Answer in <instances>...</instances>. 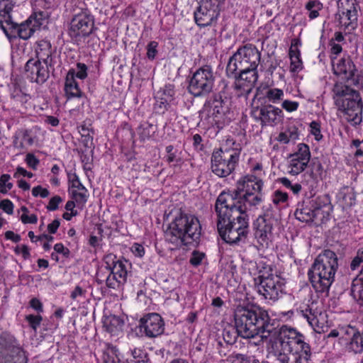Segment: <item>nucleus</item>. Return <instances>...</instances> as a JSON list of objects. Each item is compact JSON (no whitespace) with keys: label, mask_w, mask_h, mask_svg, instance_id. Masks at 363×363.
Listing matches in <instances>:
<instances>
[{"label":"nucleus","mask_w":363,"mask_h":363,"mask_svg":"<svg viewBox=\"0 0 363 363\" xmlns=\"http://www.w3.org/2000/svg\"><path fill=\"white\" fill-rule=\"evenodd\" d=\"M235 330L232 332L224 330L223 340L229 345L235 342L236 335L245 339L257 340L255 345L269 341L272 333L268 312L255 306H241L236 307L234 312Z\"/></svg>","instance_id":"obj_1"},{"label":"nucleus","mask_w":363,"mask_h":363,"mask_svg":"<svg viewBox=\"0 0 363 363\" xmlns=\"http://www.w3.org/2000/svg\"><path fill=\"white\" fill-rule=\"evenodd\" d=\"M232 199L226 195L217 198L215 211L217 229L220 236L227 243L235 244L245 240L249 232V217L237 209L229 208Z\"/></svg>","instance_id":"obj_2"},{"label":"nucleus","mask_w":363,"mask_h":363,"mask_svg":"<svg viewBox=\"0 0 363 363\" xmlns=\"http://www.w3.org/2000/svg\"><path fill=\"white\" fill-rule=\"evenodd\" d=\"M261 52L255 45L246 44L240 47L228 60L226 72L229 77L238 79L240 86H244L240 82L245 81L249 86H252L258 79L257 67L260 62Z\"/></svg>","instance_id":"obj_3"},{"label":"nucleus","mask_w":363,"mask_h":363,"mask_svg":"<svg viewBox=\"0 0 363 363\" xmlns=\"http://www.w3.org/2000/svg\"><path fill=\"white\" fill-rule=\"evenodd\" d=\"M201 235V225L194 215L179 212L164 232L167 242L180 248L197 243Z\"/></svg>","instance_id":"obj_4"},{"label":"nucleus","mask_w":363,"mask_h":363,"mask_svg":"<svg viewBox=\"0 0 363 363\" xmlns=\"http://www.w3.org/2000/svg\"><path fill=\"white\" fill-rule=\"evenodd\" d=\"M332 98L337 115L352 125L362 121L363 101L359 91L342 82H336L332 89Z\"/></svg>","instance_id":"obj_5"},{"label":"nucleus","mask_w":363,"mask_h":363,"mask_svg":"<svg viewBox=\"0 0 363 363\" xmlns=\"http://www.w3.org/2000/svg\"><path fill=\"white\" fill-rule=\"evenodd\" d=\"M281 350L278 355L281 363H310L311 348L303 335L296 329L283 326L279 331Z\"/></svg>","instance_id":"obj_6"},{"label":"nucleus","mask_w":363,"mask_h":363,"mask_svg":"<svg viewBox=\"0 0 363 363\" xmlns=\"http://www.w3.org/2000/svg\"><path fill=\"white\" fill-rule=\"evenodd\" d=\"M338 267L337 257L331 250H325L315 259L308 272V279L317 293H328L334 281Z\"/></svg>","instance_id":"obj_7"},{"label":"nucleus","mask_w":363,"mask_h":363,"mask_svg":"<svg viewBox=\"0 0 363 363\" xmlns=\"http://www.w3.org/2000/svg\"><path fill=\"white\" fill-rule=\"evenodd\" d=\"M13 4L9 0H0V26L4 33L9 39L11 46L12 62H21L23 55V48L21 45V40L23 23L13 22L11 12L13 9Z\"/></svg>","instance_id":"obj_8"},{"label":"nucleus","mask_w":363,"mask_h":363,"mask_svg":"<svg viewBox=\"0 0 363 363\" xmlns=\"http://www.w3.org/2000/svg\"><path fill=\"white\" fill-rule=\"evenodd\" d=\"M96 30L94 16L87 9H81L72 17L67 35L73 44L81 45Z\"/></svg>","instance_id":"obj_9"},{"label":"nucleus","mask_w":363,"mask_h":363,"mask_svg":"<svg viewBox=\"0 0 363 363\" xmlns=\"http://www.w3.org/2000/svg\"><path fill=\"white\" fill-rule=\"evenodd\" d=\"M240 148L223 146L214 150L211 157L212 172L219 177H226L232 174L238 165Z\"/></svg>","instance_id":"obj_10"},{"label":"nucleus","mask_w":363,"mask_h":363,"mask_svg":"<svg viewBox=\"0 0 363 363\" xmlns=\"http://www.w3.org/2000/svg\"><path fill=\"white\" fill-rule=\"evenodd\" d=\"M259 283L256 285L257 292L264 299L275 303L285 294L286 281L277 274H270L267 276L259 274Z\"/></svg>","instance_id":"obj_11"},{"label":"nucleus","mask_w":363,"mask_h":363,"mask_svg":"<svg viewBox=\"0 0 363 363\" xmlns=\"http://www.w3.org/2000/svg\"><path fill=\"white\" fill-rule=\"evenodd\" d=\"M214 82L211 68L204 66L194 73L188 86L189 91L194 96H205L213 90Z\"/></svg>","instance_id":"obj_12"},{"label":"nucleus","mask_w":363,"mask_h":363,"mask_svg":"<svg viewBox=\"0 0 363 363\" xmlns=\"http://www.w3.org/2000/svg\"><path fill=\"white\" fill-rule=\"evenodd\" d=\"M221 0H198L194 11V21L199 27L215 24L220 16Z\"/></svg>","instance_id":"obj_13"},{"label":"nucleus","mask_w":363,"mask_h":363,"mask_svg":"<svg viewBox=\"0 0 363 363\" xmlns=\"http://www.w3.org/2000/svg\"><path fill=\"white\" fill-rule=\"evenodd\" d=\"M228 196L232 199V206L229 205V208L237 209L240 213H247L248 211L256 209L262 202V194L239 193L234 191L233 193L223 191L218 198L222 196Z\"/></svg>","instance_id":"obj_14"},{"label":"nucleus","mask_w":363,"mask_h":363,"mask_svg":"<svg viewBox=\"0 0 363 363\" xmlns=\"http://www.w3.org/2000/svg\"><path fill=\"white\" fill-rule=\"evenodd\" d=\"M208 116L212 119L211 123L218 126L223 125L230 121V100L223 98L219 94L215 95L209 101Z\"/></svg>","instance_id":"obj_15"},{"label":"nucleus","mask_w":363,"mask_h":363,"mask_svg":"<svg viewBox=\"0 0 363 363\" xmlns=\"http://www.w3.org/2000/svg\"><path fill=\"white\" fill-rule=\"evenodd\" d=\"M311 157L309 146L303 143H298L295 151L288 157V173L293 176H297L303 172L308 167Z\"/></svg>","instance_id":"obj_16"},{"label":"nucleus","mask_w":363,"mask_h":363,"mask_svg":"<svg viewBox=\"0 0 363 363\" xmlns=\"http://www.w3.org/2000/svg\"><path fill=\"white\" fill-rule=\"evenodd\" d=\"M338 20L345 29L354 30L357 26L359 4L357 0H339Z\"/></svg>","instance_id":"obj_17"},{"label":"nucleus","mask_w":363,"mask_h":363,"mask_svg":"<svg viewBox=\"0 0 363 363\" xmlns=\"http://www.w3.org/2000/svg\"><path fill=\"white\" fill-rule=\"evenodd\" d=\"M138 328L140 333L146 337H156L164 333V323L159 314L148 313L140 318Z\"/></svg>","instance_id":"obj_18"},{"label":"nucleus","mask_w":363,"mask_h":363,"mask_svg":"<svg viewBox=\"0 0 363 363\" xmlns=\"http://www.w3.org/2000/svg\"><path fill=\"white\" fill-rule=\"evenodd\" d=\"M274 222V219L269 213L259 216L257 219V228L255 235L257 242L263 247H268L273 239Z\"/></svg>","instance_id":"obj_19"},{"label":"nucleus","mask_w":363,"mask_h":363,"mask_svg":"<svg viewBox=\"0 0 363 363\" xmlns=\"http://www.w3.org/2000/svg\"><path fill=\"white\" fill-rule=\"evenodd\" d=\"M332 65L333 73L335 75L340 76L347 81L352 80L354 85L357 86L358 84V80L355 78L357 70L349 56L337 60H335V57H332Z\"/></svg>","instance_id":"obj_20"},{"label":"nucleus","mask_w":363,"mask_h":363,"mask_svg":"<svg viewBox=\"0 0 363 363\" xmlns=\"http://www.w3.org/2000/svg\"><path fill=\"white\" fill-rule=\"evenodd\" d=\"M68 191L72 199L76 201L77 207L82 209L88 201L89 193L82 184L76 173H68Z\"/></svg>","instance_id":"obj_21"},{"label":"nucleus","mask_w":363,"mask_h":363,"mask_svg":"<svg viewBox=\"0 0 363 363\" xmlns=\"http://www.w3.org/2000/svg\"><path fill=\"white\" fill-rule=\"evenodd\" d=\"M104 262L106 267L116 275L121 281L124 283L127 281L128 274L130 272L131 264L126 259H117L116 255L109 254L105 256Z\"/></svg>","instance_id":"obj_22"},{"label":"nucleus","mask_w":363,"mask_h":363,"mask_svg":"<svg viewBox=\"0 0 363 363\" xmlns=\"http://www.w3.org/2000/svg\"><path fill=\"white\" fill-rule=\"evenodd\" d=\"M283 118L282 110L272 104L262 106L259 108V119L262 125H277L282 121Z\"/></svg>","instance_id":"obj_23"},{"label":"nucleus","mask_w":363,"mask_h":363,"mask_svg":"<svg viewBox=\"0 0 363 363\" xmlns=\"http://www.w3.org/2000/svg\"><path fill=\"white\" fill-rule=\"evenodd\" d=\"M26 77L31 82L43 84L48 77V71L46 67L41 65V62L36 60H29L24 67Z\"/></svg>","instance_id":"obj_24"},{"label":"nucleus","mask_w":363,"mask_h":363,"mask_svg":"<svg viewBox=\"0 0 363 363\" xmlns=\"http://www.w3.org/2000/svg\"><path fill=\"white\" fill-rule=\"evenodd\" d=\"M345 340L347 350L354 354H361L363 352V331L355 326L350 325Z\"/></svg>","instance_id":"obj_25"},{"label":"nucleus","mask_w":363,"mask_h":363,"mask_svg":"<svg viewBox=\"0 0 363 363\" xmlns=\"http://www.w3.org/2000/svg\"><path fill=\"white\" fill-rule=\"evenodd\" d=\"M263 185L262 179H257L252 174H247L238 180L235 191L239 193L261 194Z\"/></svg>","instance_id":"obj_26"},{"label":"nucleus","mask_w":363,"mask_h":363,"mask_svg":"<svg viewBox=\"0 0 363 363\" xmlns=\"http://www.w3.org/2000/svg\"><path fill=\"white\" fill-rule=\"evenodd\" d=\"M96 280L98 283H106L109 289H118L125 283L121 281L106 266L104 269H100L96 274Z\"/></svg>","instance_id":"obj_27"},{"label":"nucleus","mask_w":363,"mask_h":363,"mask_svg":"<svg viewBox=\"0 0 363 363\" xmlns=\"http://www.w3.org/2000/svg\"><path fill=\"white\" fill-rule=\"evenodd\" d=\"M65 91L67 99L80 98L82 91L75 79V69H70L66 76L65 83Z\"/></svg>","instance_id":"obj_28"},{"label":"nucleus","mask_w":363,"mask_h":363,"mask_svg":"<svg viewBox=\"0 0 363 363\" xmlns=\"http://www.w3.org/2000/svg\"><path fill=\"white\" fill-rule=\"evenodd\" d=\"M301 43L297 39H294L289 48V55L290 58V72L292 73H298L302 70L303 62L301 58V51L297 48Z\"/></svg>","instance_id":"obj_29"},{"label":"nucleus","mask_w":363,"mask_h":363,"mask_svg":"<svg viewBox=\"0 0 363 363\" xmlns=\"http://www.w3.org/2000/svg\"><path fill=\"white\" fill-rule=\"evenodd\" d=\"M294 215L296 218L301 222L308 223L318 219L311 205L306 204L304 201L298 203Z\"/></svg>","instance_id":"obj_30"},{"label":"nucleus","mask_w":363,"mask_h":363,"mask_svg":"<svg viewBox=\"0 0 363 363\" xmlns=\"http://www.w3.org/2000/svg\"><path fill=\"white\" fill-rule=\"evenodd\" d=\"M298 128L294 124H289L278 134L276 140L279 143L286 145L298 140Z\"/></svg>","instance_id":"obj_31"},{"label":"nucleus","mask_w":363,"mask_h":363,"mask_svg":"<svg viewBox=\"0 0 363 363\" xmlns=\"http://www.w3.org/2000/svg\"><path fill=\"white\" fill-rule=\"evenodd\" d=\"M35 52L38 57L37 60L43 62L46 65L51 64L52 49L50 42L47 40L40 41L38 43Z\"/></svg>","instance_id":"obj_32"},{"label":"nucleus","mask_w":363,"mask_h":363,"mask_svg":"<svg viewBox=\"0 0 363 363\" xmlns=\"http://www.w3.org/2000/svg\"><path fill=\"white\" fill-rule=\"evenodd\" d=\"M303 316L306 319L310 326L316 332H320L323 328V323L320 322V318L322 314L313 311L312 306H308L305 310H302Z\"/></svg>","instance_id":"obj_33"},{"label":"nucleus","mask_w":363,"mask_h":363,"mask_svg":"<svg viewBox=\"0 0 363 363\" xmlns=\"http://www.w3.org/2000/svg\"><path fill=\"white\" fill-rule=\"evenodd\" d=\"M310 203L313 208L315 214L318 217V218L322 219L325 217L324 216V210L323 208L330 209V198L328 195L325 194L323 196H317L313 199Z\"/></svg>","instance_id":"obj_34"},{"label":"nucleus","mask_w":363,"mask_h":363,"mask_svg":"<svg viewBox=\"0 0 363 363\" xmlns=\"http://www.w3.org/2000/svg\"><path fill=\"white\" fill-rule=\"evenodd\" d=\"M158 94H160V96H158L159 100L157 101L159 107L164 111L167 110L169 104L172 101L174 94L172 86L171 85L166 86Z\"/></svg>","instance_id":"obj_35"},{"label":"nucleus","mask_w":363,"mask_h":363,"mask_svg":"<svg viewBox=\"0 0 363 363\" xmlns=\"http://www.w3.org/2000/svg\"><path fill=\"white\" fill-rule=\"evenodd\" d=\"M40 20L37 18L35 15L30 16L24 21V40L30 38L35 31L40 28Z\"/></svg>","instance_id":"obj_36"},{"label":"nucleus","mask_w":363,"mask_h":363,"mask_svg":"<svg viewBox=\"0 0 363 363\" xmlns=\"http://www.w3.org/2000/svg\"><path fill=\"white\" fill-rule=\"evenodd\" d=\"M308 11V16L310 20H314L320 16V11L323 10V4L317 0H311L305 6Z\"/></svg>","instance_id":"obj_37"},{"label":"nucleus","mask_w":363,"mask_h":363,"mask_svg":"<svg viewBox=\"0 0 363 363\" xmlns=\"http://www.w3.org/2000/svg\"><path fill=\"white\" fill-rule=\"evenodd\" d=\"M104 325L111 333H116L122 330L123 321L116 315L108 317L104 322Z\"/></svg>","instance_id":"obj_38"},{"label":"nucleus","mask_w":363,"mask_h":363,"mask_svg":"<svg viewBox=\"0 0 363 363\" xmlns=\"http://www.w3.org/2000/svg\"><path fill=\"white\" fill-rule=\"evenodd\" d=\"M284 96V91L279 88H270L265 93V98L272 104H279L283 101Z\"/></svg>","instance_id":"obj_39"},{"label":"nucleus","mask_w":363,"mask_h":363,"mask_svg":"<svg viewBox=\"0 0 363 363\" xmlns=\"http://www.w3.org/2000/svg\"><path fill=\"white\" fill-rule=\"evenodd\" d=\"M132 359L129 363H150L147 353L141 348H134L130 351Z\"/></svg>","instance_id":"obj_40"},{"label":"nucleus","mask_w":363,"mask_h":363,"mask_svg":"<svg viewBox=\"0 0 363 363\" xmlns=\"http://www.w3.org/2000/svg\"><path fill=\"white\" fill-rule=\"evenodd\" d=\"M342 199L344 207H351L355 203V194L352 190L347 187L343 188L339 194Z\"/></svg>","instance_id":"obj_41"},{"label":"nucleus","mask_w":363,"mask_h":363,"mask_svg":"<svg viewBox=\"0 0 363 363\" xmlns=\"http://www.w3.org/2000/svg\"><path fill=\"white\" fill-rule=\"evenodd\" d=\"M351 294L357 301H363V281L354 280L351 286Z\"/></svg>","instance_id":"obj_42"},{"label":"nucleus","mask_w":363,"mask_h":363,"mask_svg":"<svg viewBox=\"0 0 363 363\" xmlns=\"http://www.w3.org/2000/svg\"><path fill=\"white\" fill-rule=\"evenodd\" d=\"M25 319L28 322V325L35 333L37 331L38 328L41 324V322L43 320V317L39 313H37L35 315L28 314V315H26Z\"/></svg>","instance_id":"obj_43"},{"label":"nucleus","mask_w":363,"mask_h":363,"mask_svg":"<svg viewBox=\"0 0 363 363\" xmlns=\"http://www.w3.org/2000/svg\"><path fill=\"white\" fill-rule=\"evenodd\" d=\"M288 194L279 189L276 190L272 196V202L277 206L286 204L288 201Z\"/></svg>","instance_id":"obj_44"},{"label":"nucleus","mask_w":363,"mask_h":363,"mask_svg":"<svg viewBox=\"0 0 363 363\" xmlns=\"http://www.w3.org/2000/svg\"><path fill=\"white\" fill-rule=\"evenodd\" d=\"M117 350L115 347H111L107 350L104 354V363H120L121 359L117 354Z\"/></svg>","instance_id":"obj_45"},{"label":"nucleus","mask_w":363,"mask_h":363,"mask_svg":"<svg viewBox=\"0 0 363 363\" xmlns=\"http://www.w3.org/2000/svg\"><path fill=\"white\" fill-rule=\"evenodd\" d=\"M350 324L339 325L337 328L332 330L328 335V337H337L345 340Z\"/></svg>","instance_id":"obj_46"},{"label":"nucleus","mask_w":363,"mask_h":363,"mask_svg":"<svg viewBox=\"0 0 363 363\" xmlns=\"http://www.w3.org/2000/svg\"><path fill=\"white\" fill-rule=\"evenodd\" d=\"M153 125L148 123H145L141 124L138 127V134L140 138L143 140H145L146 139H149L151 137V130L152 129Z\"/></svg>","instance_id":"obj_47"},{"label":"nucleus","mask_w":363,"mask_h":363,"mask_svg":"<svg viewBox=\"0 0 363 363\" xmlns=\"http://www.w3.org/2000/svg\"><path fill=\"white\" fill-rule=\"evenodd\" d=\"M205 258V253L194 250L191 253V257L189 259V263L194 267H198L202 264Z\"/></svg>","instance_id":"obj_48"},{"label":"nucleus","mask_w":363,"mask_h":363,"mask_svg":"<svg viewBox=\"0 0 363 363\" xmlns=\"http://www.w3.org/2000/svg\"><path fill=\"white\" fill-rule=\"evenodd\" d=\"M11 177L9 174H2L0 177V193L6 194L12 186V183L9 182Z\"/></svg>","instance_id":"obj_49"},{"label":"nucleus","mask_w":363,"mask_h":363,"mask_svg":"<svg viewBox=\"0 0 363 363\" xmlns=\"http://www.w3.org/2000/svg\"><path fill=\"white\" fill-rule=\"evenodd\" d=\"M250 174H252L257 179H262L265 175V173L263 170L262 164L260 162H256L250 166Z\"/></svg>","instance_id":"obj_50"},{"label":"nucleus","mask_w":363,"mask_h":363,"mask_svg":"<svg viewBox=\"0 0 363 363\" xmlns=\"http://www.w3.org/2000/svg\"><path fill=\"white\" fill-rule=\"evenodd\" d=\"M310 133L314 135L315 139L318 141L320 140L323 138L320 131V125L317 121H313L310 123Z\"/></svg>","instance_id":"obj_51"},{"label":"nucleus","mask_w":363,"mask_h":363,"mask_svg":"<svg viewBox=\"0 0 363 363\" xmlns=\"http://www.w3.org/2000/svg\"><path fill=\"white\" fill-rule=\"evenodd\" d=\"M158 43L150 41L147 45V57L149 60H154L157 53Z\"/></svg>","instance_id":"obj_52"},{"label":"nucleus","mask_w":363,"mask_h":363,"mask_svg":"<svg viewBox=\"0 0 363 363\" xmlns=\"http://www.w3.org/2000/svg\"><path fill=\"white\" fill-rule=\"evenodd\" d=\"M28 308L33 309L37 313L40 314L43 312V305L42 302L37 298H32L28 303Z\"/></svg>","instance_id":"obj_53"},{"label":"nucleus","mask_w":363,"mask_h":363,"mask_svg":"<svg viewBox=\"0 0 363 363\" xmlns=\"http://www.w3.org/2000/svg\"><path fill=\"white\" fill-rule=\"evenodd\" d=\"M299 103L295 101L283 100L281 107L287 112H293L298 109Z\"/></svg>","instance_id":"obj_54"},{"label":"nucleus","mask_w":363,"mask_h":363,"mask_svg":"<svg viewBox=\"0 0 363 363\" xmlns=\"http://www.w3.org/2000/svg\"><path fill=\"white\" fill-rule=\"evenodd\" d=\"M77 72L75 71V77L79 79H84L87 77V66L81 62L77 64Z\"/></svg>","instance_id":"obj_55"},{"label":"nucleus","mask_w":363,"mask_h":363,"mask_svg":"<svg viewBox=\"0 0 363 363\" xmlns=\"http://www.w3.org/2000/svg\"><path fill=\"white\" fill-rule=\"evenodd\" d=\"M62 201V199L60 196L57 195L52 197L48 202L47 209L51 211L57 210Z\"/></svg>","instance_id":"obj_56"},{"label":"nucleus","mask_w":363,"mask_h":363,"mask_svg":"<svg viewBox=\"0 0 363 363\" xmlns=\"http://www.w3.org/2000/svg\"><path fill=\"white\" fill-rule=\"evenodd\" d=\"M26 162L29 167L32 168L33 169H36L39 164L40 160L33 154L28 153L26 155Z\"/></svg>","instance_id":"obj_57"},{"label":"nucleus","mask_w":363,"mask_h":363,"mask_svg":"<svg viewBox=\"0 0 363 363\" xmlns=\"http://www.w3.org/2000/svg\"><path fill=\"white\" fill-rule=\"evenodd\" d=\"M32 194L35 197L46 198L49 196L50 192L47 189L43 188L41 186H37L32 189Z\"/></svg>","instance_id":"obj_58"},{"label":"nucleus","mask_w":363,"mask_h":363,"mask_svg":"<svg viewBox=\"0 0 363 363\" xmlns=\"http://www.w3.org/2000/svg\"><path fill=\"white\" fill-rule=\"evenodd\" d=\"M329 45L330 46L331 58L335 57V60H337V55L342 51V45L334 41H330Z\"/></svg>","instance_id":"obj_59"},{"label":"nucleus","mask_w":363,"mask_h":363,"mask_svg":"<svg viewBox=\"0 0 363 363\" xmlns=\"http://www.w3.org/2000/svg\"><path fill=\"white\" fill-rule=\"evenodd\" d=\"M0 208L8 214H12L13 211V205L9 199H4L0 202Z\"/></svg>","instance_id":"obj_60"},{"label":"nucleus","mask_w":363,"mask_h":363,"mask_svg":"<svg viewBox=\"0 0 363 363\" xmlns=\"http://www.w3.org/2000/svg\"><path fill=\"white\" fill-rule=\"evenodd\" d=\"M130 250L135 257H143L145 255V248L141 244L134 243Z\"/></svg>","instance_id":"obj_61"},{"label":"nucleus","mask_w":363,"mask_h":363,"mask_svg":"<svg viewBox=\"0 0 363 363\" xmlns=\"http://www.w3.org/2000/svg\"><path fill=\"white\" fill-rule=\"evenodd\" d=\"M363 262V252H358L357 256L352 259L350 264V268L352 271L356 270Z\"/></svg>","instance_id":"obj_62"},{"label":"nucleus","mask_w":363,"mask_h":363,"mask_svg":"<svg viewBox=\"0 0 363 363\" xmlns=\"http://www.w3.org/2000/svg\"><path fill=\"white\" fill-rule=\"evenodd\" d=\"M4 235L6 240H9L14 243H18L21 240V235L15 233L13 231L8 230Z\"/></svg>","instance_id":"obj_63"},{"label":"nucleus","mask_w":363,"mask_h":363,"mask_svg":"<svg viewBox=\"0 0 363 363\" xmlns=\"http://www.w3.org/2000/svg\"><path fill=\"white\" fill-rule=\"evenodd\" d=\"M362 142L359 140H353L352 141V146L357 148L356 152H354V156L356 157H359L363 156V147H362Z\"/></svg>","instance_id":"obj_64"}]
</instances>
